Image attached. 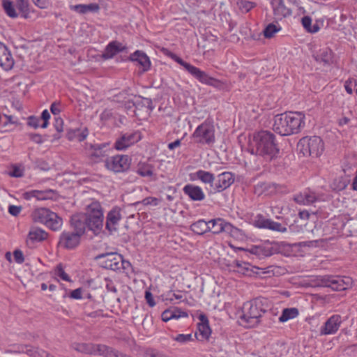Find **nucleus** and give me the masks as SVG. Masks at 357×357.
I'll list each match as a JSON object with an SVG mask.
<instances>
[{"mask_svg":"<svg viewBox=\"0 0 357 357\" xmlns=\"http://www.w3.org/2000/svg\"><path fill=\"white\" fill-rule=\"evenodd\" d=\"M104 215L101 206L98 202H92L86 206V213L75 215L71 218L70 224L74 232L81 237L88 227L95 234L101 232Z\"/></svg>","mask_w":357,"mask_h":357,"instance_id":"1","label":"nucleus"},{"mask_svg":"<svg viewBox=\"0 0 357 357\" xmlns=\"http://www.w3.org/2000/svg\"><path fill=\"white\" fill-rule=\"evenodd\" d=\"M252 154L273 158L278 153L275 135L270 131L260 130L255 132L250 143Z\"/></svg>","mask_w":357,"mask_h":357,"instance_id":"2","label":"nucleus"},{"mask_svg":"<svg viewBox=\"0 0 357 357\" xmlns=\"http://www.w3.org/2000/svg\"><path fill=\"white\" fill-rule=\"evenodd\" d=\"M304 118V113H279L274 117V130L282 136L298 133L305 125Z\"/></svg>","mask_w":357,"mask_h":357,"instance_id":"3","label":"nucleus"},{"mask_svg":"<svg viewBox=\"0 0 357 357\" xmlns=\"http://www.w3.org/2000/svg\"><path fill=\"white\" fill-rule=\"evenodd\" d=\"M266 312L264 300L255 298L243 304L240 319L246 327H252L259 322V319Z\"/></svg>","mask_w":357,"mask_h":357,"instance_id":"4","label":"nucleus"},{"mask_svg":"<svg viewBox=\"0 0 357 357\" xmlns=\"http://www.w3.org/2000/svg\"><path fill=\"white\" fill-rule=\"evenodd\" d=\"M168 56L175 62L183 66L188 73H190L193 77L197 79L200 83L214 87L220 86V82L218 79L210 76L208 73L204 70H202L200 68L186 61H184L176 54L170 52Z\"/></svg>","mask_w":357,"mask_h":357,"instance_id":"5","label":"nucleus"},{"mask_svg":"<svg viewBox=\"0 0 357 357\" xmlns=\"http://www.w3.org/2000/svg\"><path fill=\"white\" fill-rule=\"evenodd\" d=\"M297 149L304 156L317 158L324 151V142L317 136L305 137L299 140Z\"/></svg>","mask_w":357,"mask_h":357,"instance_id":"6","label":"nucleus"},{"mask_svg":"<svg viewBox=\"0 0 357 357\" xmlns=\"http://www.w3.org/2000/svg\"><path fill=\"white\" fill-rule=\"evenodd\" d=\"M31 216L34 222L44 224L54 231L60 229L63 225L62 218L46 208L35 209Z\"/></svg>","mask_w":357,"mask_h":357,"instance_id":"7","label":"nucleus"},{"mask_svg":"<svg viewBox=\"0 0 357 357\" xmlns=\"http://www.w3.org/2000/svg\"><path fill=\"white\" fill-rule=\"evenodd\" d=\"M315 282L318 287H328L333 291H342L351 286L352 280L349 277L323 275L317 277Z\"/></svg>","mask_w":357,"mask_h":357,"instance_id":"8","label":"nucleus"},{"mask_svg":"<svg viewBox=\"0 0 357 357\" xmlns=\"http://www.w3.org/2000/svg\"><path fill=\"white\" fill-rule=\"evenodd\" d=\"M192 138L197 143L211 146L215 142V128L213 124L204 122L194 131Z\"/></svg>","mask_w":357,"mask_h":357,"instance_id":"9","label":"nucleus"},{"mask_svg":"<svg viewBox=\"0 0 357 357\" xmlns=\"http://www.w3.org/2000/svg\"><path fill=\"white\" fill-rule=\"evenodd\" d=\"M97 259H101V266L106 269L119 271L126 269L130 265L128 261L123 259V257L116 252H106L99 255Z\"/></svg>","mask_w":357,"mask_h":357,"instance_id":"10","label":"nucleus"},{"mask_svg":"<svg viewBox=\"0 0 357 357\" xmlns=\"http://www.w3.org/2000/svg\"><path fill=\"white\" fill-rule=\"evenodd\" d=\"M131 159L128 155H116L106 159L105 165L106 168L114 172H121L128 169Z\"/></svg>","mask_w":357,"mask_h":357,"instance_id":"11","label":"nucleus"},{"mask_svg":"<svg viewBox=\"0 0 357 357\" xmlns=\"http://www.w3.org/2000/svg\"><path fill=\"white\" fill-rule=\"evenodd\" d=\"M293 199L298 204L310 205L317 202H323L325 197L323 194L317 193L310 189H305L295 195Z\"/></svg>","mask_w":357,"mask_h":357,"instance_id":"12","label":"nucleus"},{"mask_svg":"<svg viewBox=\"0 0 357 357\" xmlns=\"http://www.w3.org/2000/svg\"><path fill=\"white\" fill-rule=\"evenodd\" d=\"M81 237L73 231H63L60 234L59 245L68 250L77 248L80 243Z\"/></svg>","mask_w":357,"mask_h":357,"instance_id":"13","label":"nucleus"},{"mask_svg":"<svg viewBox=\"0 0 357 357\" xmlns=\"http://www.w3.org/2000/svg\"><path fill=\"white\" fill-rule=\"evenodd\" d=\"M234 181V176L231 172H225L215 178L213 190L211 193L222 192L228 188Z\"/></svg>","mask_w":357,"mask_h":357,"instance_id":"14","label":"nucleus"},{"mask_svg":"<svg viewBox=\"0 0 357 357\" xmlns=\"http://www.w3.org/2000/svg\"><path fill=\"white\" fill-rule=\"evenodd\" d=\"M342 322L340 314H333L330 317L321 327L319 333L321 335H333L337 332Z\"/></svg>","mask_w":357,"mask_h":357,"instance_id":"15","label":"nucleus"},{"mask_svg":"<svg viewBox=\"0 0 357 357\" xmlns=\"http://www.w3.org/2000/svg\"><path fill=\"white\" fill-rule=\"evenodd\" d=\"M56 197V192L51 189L45 190H31L23 194V197L26 200H30L32 198H36L37 200L44 201L47 199H55Z\"/></svg>","mask_w":357,"mask_h":357,"instance_id":"16","label":"nucleus"},{"mask_svg":"<svg viewBox=\"0 0 357 357\" xmlns=\"http://www.w3.org/2000/svg\"><path fill=\"white\" fill-rule=\"evenodd\" d=\"M199 319L200 322L197 324V331L195 333V336L199 341H207L211 334L208 318L204 314H200Z\"/></svg>","mask_w":357,"mask_h":357,"instance_id":"17","label":"nucleus"},{"mask_svg":"<svg viewBox=\"0 0 357 357\" xmlns=\"http://www.w3.org/2000/svg\"><path fill=\"white\" fill-rule=\"evenodd\" d=\"M139 67L141 73L150 70L151 62L149 57L143 52L135 51V67Z\"/></svg>","mask_w":357,"mask_h":357,"instance_id":"18","label":"nucleus"},{"mask_svg":"<svg viewBox=\"0 0 357 357\" xmlns=\"http://www.w3.org/2000/svg\"><path fill=\"white\" fill-rule=\"evenodd\" d=\"M89 130L86 126H81L79 128H70L67 132V138L70 141L82 142L89 135Z\"/></svg>","mask_w":357,"mask_h":357,"instance_id":"19","label":"nucleus"},{"mask_svg":"<svg viewBox=\"0 0 357 357\" xmlns=\"http://www.w3.org/2000/svg\"><path fill=\"white\" fill-rule=\"evenodd\" d=\"M271 4L274 15L278 17L282 18L291 15V9L285 6L284 0H272Z\"/></svg>","mask_w":357,"mask_h":357,"instance_id":"20","label":"nucleus"},{"mask_svg":"<svg viewBox=\"0 0 357 357\" xmlns=\"http://www.w3.org/2000/svg\"><path fill=\"white\" fill-rule=\"evenodd\" d=\"M123 50V46L121 43L117 41H112L106 46L100 56L105 60L110 59Z\"/></svg>","mask_w":357,"mask_h":357,"instance_id":"21","label":"nucleus"},{"mask_svg":"<svg viewBox=\"0 0 357 357\" xmlns=\"http://www.w3.org/2000/svg\"><path fill=\"white\" fill-rule=\"evenodd\" d=\"M94 355L102 356L104 357H128L105 344H96Z\"/></svg>","mask_w":357,"mask_h":357,"instance_id":"22","label":"nucleus"},{"mask_svg":"<svg viewBox=\"0 0 357 357\" xmlns=\"http://www.w3.org/2000/svg\"><path fill=\"white\" fill-rule=\"evenodd\" d=\"M183 190L185 195L194 201H202L205 198L202 189L199 186L188 184L184 186Z\"/></svg>","mask_w":357,"mask_h":357,"instance_id":"23","label":"nucleus"},{"mask_svg":"<svg viewBox=\"0 0 357 357\" xmlns=\"http://www.w3.org/2000/svg\"><path fill=\"white\" fill-rule=\"evenodd\" d=\"M100 8L96 3L89 4H76L70 6V10L80 14L98 13Z\"/></svg>","mask_w":357,"mask_h":357,"instance_id":"24","label":"nucleus"},{"mask_svg":"<svg viewBox=\"0 0 357 357\" xmlns=\"http://www.w3.org/2000/svg\"><path fill=\"white\" fill-rule=\"evenodd\" d=\"M314 58L317 62L330 65L333 62V53L330 48L324 47L314 54Z\"/></svg>","mask_w":357,"mask_h":357,"instance_id":"25","label":"nucleus"},{"mask_svg":"<svg viewBox=\"0 0 357 357\" xmlns=\"http://www.w3.org/2000/svg\"><path fill=\"white\" fill-rule=\"evenodd\" d=\"M50 119V113H41L40 117L34 116L29 117L28 124L34 128H37L38 127L45 128L48 125V121Z\"/></svg>","mask_w":357,"mask_h":357,"instance_id":"26","label":"nucleus"},{"mask_svg":"<svg viewBox=\"0 0 357 357\" xmlns=\"http://www.w3.org/2000/svg\"><path fill=\"white\" fill-rule=\"evenodd\" d=\"M121 215L117 210H112L107 216L106 228L111 232L116 231Z\"/></svg>","mask_w":357,"mask_h":357,"instance_id":"27","label":"nucleus"},{"mask_svg":"<svg viewBox=\"0 0 357 357\" xmlns=\"http://www.w3.org/2000/svg\"><path fill=\"white\" fill-rule=\"evenodd\" d=\"M47 237V234L45 231L38 227H32L29 232L26 243L29 244L30 242H40L46 239Z\"/></svg>","mask_w":357,"mask_h":357,"instance_id":"28","label":"nucleus"},{"mask_svg":"<svg viewBox=\"0 0 357 357\" xmlns=\"http://www.w3.org/2000/svg\"><path fill=\"white\" fill-rule=\"evenodd\" d=\"M188 314L178 308L165 310L161 314L162 320L167 322L171 319H178L181 317H187Z\"/></svg>","mask_w":357,"mask_h":357,"instance_id":"29","label":"nucleus"},{"mask_svg":"<svg viewBox=\"0 0 357 357\" xmlns=\"http://www.w3.org/2000/svg\"><path fill=\"white\" fill-rule=\"evenodd\" d=\"M154 109L152 100L142 96H135V110L152 111Z\"/></svg>","mask_w":357,"mask_h":357,"instance_id":"30","label":"nucleus"},{"mask_svg":"<svg viewBox=\"0 0 357 357\" xmlns=\"http://www.w3.org/2000/svg\"><path fill=\"white\" fill-rule=\"evenodd\" d=\"M208 231H211L213 234H218L225 232L227 222L223 219L218 218L208 221Z\"/></svg>","mask_w":357,"mask_h":357,"instance_id":"31","label":"nucleus"},{"mask_svg":"<svg viewBox=\"0 0 357 357\" xmlns=\"http://www.w3.org/2000/svg\"><path fill=\"white\" fill-rule=\"evenodd\" d=\"M71 347L74 350L80 353L89 355L95 354L96 344L74 342Z\"/></svg>","mask_w":357,"mask_h":357,"instance_id":"32","label":"nucleus"},{"mask_svg":"<svg viewBox=\"0 0 357 357\" xmlns=\"http://www.w3.org/2000/svg\"><path fill=\"white\" fill-rule=\"evenodd\" d=\"M91 152L90 155L91 158L94 159H99L105 155H106L107 150L108 148V144L106 143H102L100 144L91 145Z\"/></svg>","mask_w":357,"mask_h":357,"instance_id":"33","label":"nucleus"},{"mask_svg":"<svg viewBox=\"0 0 357 357\" xmlns=\"http://www.w3.org/2000/svg\"><path fill=\"white\" fill-rule=\"evenodd\" d=\"M137 172L143 177L155 179L153 173V166L148 162H139L137 165Z\"/></svg>","mask_w":357,"mask_h":357,"instance_id":"34","label":"nucleus"},{"mask_svg":"<svg viewBox=\"0 0 357 357\" xmlns=\"http://www.w3.org/2000/svg\"><path fill=\"white\" fill-rule=\"evenodd\" d=\"M195 175L202 183L211 185L210 191L213 190L215 177L212 173L204 170H198Z\"/></svg>","mask_w":357,"mask_h":357,"instance_id":"35","label":"nucleus"},{"mask_svg":"<svg viewBox=\"0 0 357 357\" xmlns=\"http://www.w3.org/2000/svg\"><path fill=\"white\" fill-rule=\"evenodd\" d=\"M16 8L19 15L24 19H27L30 14V3L29 0H15Z\"/></svg>","mask_w":357,"mask_h":357,"instance_id":"36","label":"nucleus"},{"mask_svg":"<svg viewBox=\"0 0 357 357\" xmlns=\"http://www.w3.org/2000/svg\"><path fill=\"white\" fill-rule=\"evenodd\" d=\"M2 6L4 12L9 17L13 19L18 17L19 13L16 10L15 3L11 0H3Z\"/></svg>","mask_w":357,"mask_h":357,"instance_id":"37","label":"nucleus"},{"mask_svg":"<svg viewBox=\"0 0 357 357\" xmlns=\"http://www.w3.org/2000/svg\"><path fill=\"white\" fill-rule=\"evenodd\" d=\"M209 225L208 222H206L204 220H199L191 225L190 229L194 233L202 235L208 231Z\"/></svg>","mask_w":357,"mask_h":357,"instance_id":"38","label":"nucleus"},{"mask_svg":"<svg viewBox=\"0 0 357 357\" xmlns=\"http://www.w3.org/2000/svg\"><path fill=\"white\" fill-rule=\"evenodd\" d=\"M234 267L236 268V272L246 275H250L253 268L250 263L243 261H236L234 263Z\"/></svg>","mask_w":357,"mask_h":357,"instance_id":"39","label":"nucleus"},{"mask_svg":"<svg viewBox=\"0 0 357 357\" xmlns=\"http://www.w3.org/2000/svg\"><path fill=\"white\" fill-rule=\"evenodd\" d=\"M299 314L298 310L296 307L284 308L279 317V321L284 323L297 317Z\"/></svg>","mask_w":357,"mask_h":357,"instance_id":"40","label":"nucleus"},{"mask_svg":"<svg viewBox=\"0 0 357 357\" xmlns=\"http://www.w3.org/2000/svg\"><path fill=\"white\" fill-rule=\"evenodd\" d=\"M312 18L310 16H304L301 19V24L304 29L307 33H315L319 31L320 27L317 23L312 25Z\"/></svg>","mask_w":357,"mask_h":357,"instance_id":"41","label":"nucleus"},{"mask_svg":"<svg viewBox=\"0 0 357 357\" xmlns=\"http://www.w3.org/2000/svg\"><path fill=\"white\" fill-rule=\"evenodd\" d=\"M134 143L133 134L128 136L123 135L115 143V147L117 150H123L131 146Z\"/></svg>","mask_w":357,"mask_h":357,"instance_id":"42","label":"nucleus"},{"mask_svg":"<svg viewBox=\"0 0 357 357\" xmlns=\"http://www.w3.org/2000/svg\"><path fill=\"white\" fill-rule=\"evenodd\" d=\"M25 168L22 164H13L8 170V175L14 178H21L24 174Z\"/></svg>","mask_w":357,"mask_h":357,"instance_id":"43","label":"nucleus"},{"mask_svg":"<svg viewBox=\"0 0 357 357\" xmlns=\"http://www.w3.org/2000/svg\"><path fill=\"white\" fill-rule=\"evenodd\" d=\"M282 27L278 24L270 23L264 29V36L266 38H271L275 33L281 31Z\"/></svg>","mask_w":357,"mask_h":357,"instance_id":"44","label":"nucleus"},{"mask_svg":"<svg viewBox=\"0 0 357 357\" xmlns=\"http://www.w3.org/2000/svg\"><path fill=\"white\" fill-rule=\"evenodd\" d=\"M5 54L8 56V60L9 59L10 61V66L8 65V68L5 66L8 63L6 56H0V67H1L3 70L8 71L13 68L15 62L11 52L8 48L6 49Z\"/></svg>","mask_w":357,"mask_h":357,"instance_id":"45","label":"nucleus"},{"mask_svg":"<svg viewBox=\"0 0 357 357\" xmlns=\"http://www.w3.org/2000/svg\"><path fill=\"white\" fill-rule=\"evenodd\" d=\"M225 233L229 234L234 238H241L243 236L242 230L234 227L231 224L227 222Z\"/></svg>","mask_w":357,"mask_h":357,"instance_id":"46","label":"nucleus"},{"mask_svg":"<svg viewBox=\"0 0 357 357\" xmlns=\"http://www.w3.org/2000/svg\"><path fill=\"white\" fill-rule=\"evenodd\" d=\"M237 4L239 9L245 13L249 12L256 6V3L255 2L247 0H238Z\"/></svg>","mask_w":357,"mask_h":357,"instance_id":"47","label":"nucleus"},{"mask_svg":"<svg viewBox=\"0 0 357 357\" xmlns=\"http://www.w3.org/2000/svg\"><path fill=\"white\" fill-rule=\"evenodd\" d=\"M266 223L267 224L265 225L266 229L280 232H284L286 231V228L283 227L280 223L274 222L272 220L268 219Z\"/></svg>","mask_w":357,"mask_h":357,"instance_id":"48","label":"nucleus"},{"mask_svg":"<svg viewBox=\"0 0 357 357\" xmlns=\"http://www.w3.org/2000/svg\"><path fill=\"white\" fill-rule=\"evenodd\" d=\"M54 275L55 276L59 278L61 280L70 282V278L69 275L64 271L61 264H59L54 269Z\"/></svg>","mask_w":357,"mask_h":357,"instance_id":"49","label":"nucleus"},{"mask_svg":"<svg viewBox=\"0 0 357 357\" xmlns=\"http://www.w3.org/2000/svg\"><path fill=\"white\" fill-rule=\"evenodd\" d=\"M357 86V79L349 78L344 82V89L349 94L353 93V89Z\"/></svg>","mask_w":357,"mask_h":357,"instance_id":"50","label":"nucleus"},{"mask_svg":"<svg viewBox=\"0 0 357 357\" xmlns=\"http://www.w3.org/2000/svg\"><path fill=\"white\" fill-rule=\"evenodd\" d=\"M173 340L179 343L185 344L188 342L192 341L193 338L192 334H179L176 337H173Z\"/></svg>","mask_w":357,"mask_h":357,"instance_id":"51","label":"nucleus"},{"mask_svg":"<svg viewBox=\"0 0 357 357\" xmlns=\"http://www.w3.org/2000/svg\"><path fill=\"white\" fill-rule=\"evenodd\" d=\"M29 352H31V356L33 357H54L47 351L40 349L29 350Z\"/></svg>","mask_w":357,"mask_h":357,"instance_id":"52","label":"nucleus"},{"mask_svg":"<svg viewBox=\"0 0 357 357\" xmlns=\"http://www.w3.org/2000/svg\"><path fill=\"white\" fill-rule=\"evenodd\" d=\"M160 202H161L160 199H158L156 197H149L144 199L142 201V203L144 205H150V206H158L160 203Z\"/></svg>","mask_w":357,"mask_h":357,"instance_id":"53","label":"nucleus"},{"mask_svg":"<svg viewBox=\"0 0 357 357\" xmlns=\"http://www.w3.org/2000/svg\"><path fill=\"white\" fill-rule=\"evenodd\" d=\"M163 301H169L170 302H172L174 299L176 300H181L183 298V295L180 293H172L168 292L166 295L162 296Z\"/></svg>","mask_w":357,"mask_h":357,"instance_id":"54","label":"nucleus"},{"mask_svg":"<svg viewBox=\"0 0 357 357\" xmlns=\"http://www.w3.org/2000/svg\"><path fill=\"white\" fill-rule=\"evenodd\" d=\"M84 289L82 288H77L75 290H73L70 292V297L73 299H82L83 298Z\"/></svg>","mask_w":357,"mask_h":357,"instance_id":"55","label":"nucleus"},{"mask_svg":"<svg viewBox=\"0 0 357 357\" xmlns=\"http://www.w3.org/2000/svg\"><path fill=\"white\" fill-rule=\"evenodd\" d=\"M13 257L15 261L19 264H21L24 261L23 252L20 250H15L13 252Z\"/></svg>","mask_w":357,"mask_h":357,"instance_id":"56","label":"nucleus"},{"mask_svg":"<svg viewBox=\"0 0 357 357\" xmlns=\"http://www.w3.org/2000/svg\"><path fill=\"white\" fill-rule=\"evenodd\" d=\"M54 126L57 132L63 131V120L61 117L55 116Z\"/></svg>","mask_w":357,"mask_h":357,"instance_id":"57","label":"nucleus"},{"mask_svg":"<svg viewBox=\"0 0 357 357\" xmlns=\"http://www.w3.org/2000/svg\"><path fill=\"white\" fill-rule=\"evenodd\" d=\"M1 121L3 123V125H7L8 123L14 124L16 123V119L12 116H8L6 114H3L2 117H1Z\"/></svg>","mask_w":357,"mask_h":357,"instance_id":"58","label":"nucleus"},{"mask_svg":"<svg viewBox=\"0 0 357 357\" xmlns=\"http://www.w3.org/2000/svg\"><path fill=\"white\" fill-rule=\"evenodd\" d=\"M22 211V208L20 206L10 205L8 207V212L10 215L13 216H17L20 214Z\"/></svg>","mask_w":357,"mask_h":357,"instance_id":"59","label":"nucleus"},{"mask_svg":"<svg viewBox=\"0 0 357 357\" xmlns=\"http://www.w3.org/2000/svg\"><path fill=\"white\" fill-rule=\"evenodd\" d=\"M268 219L264 218L261 215L257 216V220L255 221V225L259 228L266 229L265 225L267 224L266 221Z\"/></svg>","mask_w":357,"mask_h":357,"instance_id":"60","label":"nucleus"},{"mask_svg":"<svg viewBox=\"0 0 357 357\" xmlns=\"http://www.w3.org/2000/svg\"><path fill=\"white\" fill-rule=\"evenodd\" d=\"M145 298L150 307H153L155 305V303L153 300V297L152 294L149 291H146L145 292Z\"/></svg>","mask_w":357,"mask_h":357,"instance_id":"61","label":"nucleus"},{"mask_svg":"<svg viewBox=\"0 0 357 357\" xmlns=\"http://www.w3.org/2000/svg\"><path fill=\"white\" fill-rule=\"evenodd\" d=\"M146 355L147 357H166L162 353L153 349L147 350Z\"/></svg>","mask_w":357,"mask_h":357,"instance_id":"62","label":"nucleus"},{"mask_svg":"<svg viewBox=\"0 0 357 357\" xmlns=\"http://www.w3.org/2000/svg\"><path fill=\"white\" fill-rule=\"evenodd\" d=\"M32 1L39 8H46L48 6V0H32Z\"/></svg>","mask_w":357,"mask_h":357,"instance_id":"63","label":"nucleus"},{"mask_svg":"<svg viewBox=\"0 0 357 357\" xmlns=\"http://www.w3.org/2000/svg\"><path fill=\"white\" fill-rule=\"evenodd\" d=\"M29 137L37 144H42L44 142L43 137L39 134H30Z\"/></svg>","mask_w":357,"mask_h":357,"instance_id":"64","label":"nucleus"}]
</instances>
